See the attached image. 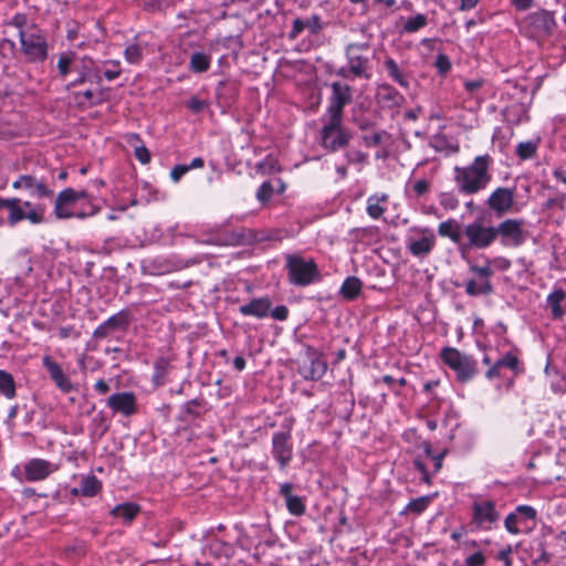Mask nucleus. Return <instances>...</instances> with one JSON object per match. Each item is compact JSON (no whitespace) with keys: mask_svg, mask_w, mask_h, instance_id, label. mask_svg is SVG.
Masks as SVG:
<instances>
[{"mask_svg":"<svg viewBox=\"0 0 566 566\" xmlns=\"http://www.w3.org/2000/svg\"><path fill=\"white\" fill-rule=\"evenodd\" d=\"M361 291V281L356 276L347 277L342 287L340 294L345 300L352 301L355 300Z\"/></svg>","mask_w":566,"mask_h":566,"instance_id":"obj_31","label":"nucleus"},{"mask_svg":"<svg viewBox=\"0 0 566 566\" xmlns=\"http://www.w3.org/2000/svg\"><path fill=\"white\" fill-rule=\"evenodd\" d=\"M198 244H210V245H238L243 244V235L239 233H218L206 235L205 238L196 241Z\"/></svg>","mask_w":566,"mask_h":566,"instance_id":"obj_26","label":"nucleus"},{"mask_svg":"<svg viewBox=\"0 0 566 566\" xmlns=\"http://www.w3.org/2000/svg\"><path fill=\"white\" fill-rule=\"evenodd\" d=\"M106 63L111 64L113 67L107 69L104 72L105 78L108 80V81H113V80L117 78L120 75L119 61L112 60V61H108Z\"/></svg>","mask_w":566,"mask_h":566,"instance_id":"obj_51","label":"nucleus"},{"mask_svg":"<svg viewBox=\"0 0 566 566\" xmlns=\"http://www.w3.org/2000/svg\"><path fill=\"white\" fill-rule=\"evenodd\" d=\"M467 566H483L485 563V557L481 552L474 553L470 555L467 560Z\"/></svg>","mask_w":566,"mask_h":566,"instance_id":"obj_58","label":"nucleus"},{"mask_svg":"<svg viewBox=\"0 0 566 566\" xmlns=\"http://www.w3.org/2000/svg\"><path fill=\"white\" fill-rule=\"evenodd\" d=\"M97 211L98 206L87 190L66 188L55 198L54 213L57 219H84L94 216Z\"/></svg>","mask_w":566,"mask_h":566,"instance_id":"obj_2","label":"nucleus"},{"mask_svg":"<svg viewBox=\"0 0 566 566\" xmlns=\"http://www.w3.org/2000/svg\"><path fill=\"white\" fill-rule=\"evenodd\" d=\"M271 310V301L268 297L254 298L248 304L241 305L239 311L245 316L258 318L266 317Z\"/></svg>","mask_w":566,"mask_h":566,"instance_id":"obj_24","label":"nucleus"},{"mask_svg":"<svg viewBox=\"0 0 566 566\" xmlns=\"http://www.w3.org/2000/svg\"><path fill=\"white\" fill-rule=\"evenodd\" d=\"M73 66V54L62 53L57 61V71L59 75L62 78H65L67 74L72 71Z\"/></svg>","mask_w":566,"mask_h":566,"instance_id":"obj_43","label":"nucleus"},{"mask_svg":"<svg viewBox=\"0 0 566 566\" xmlns=\"http://www.w3.org/2000/svg\"><path fill=\"white\" fill-rule=\"evenodd\" d=\"M431 501V496H421L415 500H411L406 506L405 512H412L415 514L422 513L429 505Z\"/></svg>","mask_w":566,"mask_h":566,"instance_id":"obj_44","label":"nucleus"},{"mask_svg":"<svg viewBox=\"0 0 566 566\" xmlns=\"http://www.w3.org/2000/svg\"><path fill=\"white\" fill-rule=\"evenodd\" d=\"M446 452L447 451H442L441 453L437 454V455H433L431 453V448L430 446H427L426 447V453L428 455H430L432 458V460L434 461V472H438L441 468H442V460L446 455Z\"/></svg>","mask_w":566,"mask_h":566,"instance_id":"obj_60","label":"nucleus"},{"mask_svg":"<svg viewBox=\"0 0 566 566\" xmlns=\"http://www.w3.org/2000/svg\"><path fill=\"white\" fill-rule=\"evenodd\" d=\"M438 232L441 237L450 238L453 243H459L461 240L460 226L453 219L441 222Z\"/></svg>","mask_w":566,"mask_h":566,"instance_id":"obj_32","label":"nucleus"},{"mask_svg":"<svg viewBox=\"0 0 566 566\" xmlns=\"http://www.w3.org/2000/svg\"><path fill=\"white\" fill-rule=\"evenodd\" d=\"M537 143L533 140L521 142L516 146L515 153L522 160H526L534 157L537 150Z\"/></svg>","mask_w":566,"mask_h":566,"instance_id":"obj_41","label":"nucleus"},{"mask_svg":"<svg viewBox=\"0 0 566 566\" xmlns=\"http://www.w3.org/2000/svg\"><path fill=\"white\" fill-rule=\"evenodd\" d=\"M102 488L101 481L95 475L84 476L81 481L80 492L83 496H94Z\"/></svg>","mask_w":566,"mask_h":566,"instance_id":"obj_35","label":"nucleus"},{"mask_svg":"<svg viewBox=\"0 0 566 566\" xmlns=\"http://www.w3.org/2000/svg\"><path fill=\"white\" fill-rule=\"evenodd\" d=\"M428 24V19L423 13H417L415 15L408 17L402 25V32L405 33H415L421 29H423Z\"/></svg>","mask_w":566,"mask_h":566,"instance_id":"obj_36","label":"nucleus"},{"mask_svg":"<svg viewBox=\"0 0 566 566\" xmlns=\"http://www.w3.org/2000/svg\"><path fill=\"white\" fill-rule=\"evenodd\" d=\"M211 55L205 52H193L190 56L189 69L195 73H203L210 69Z\"/></svg>","mask_w":566,"mask_h":566,"instance_id":"obj_30","label":"nucleus"},{"mask_svg":"<svg viewBox=\"0 0 566 566\" xmlns=\"http://www.w3.org/2000/svg\"><path fill=\"white\" fill-rule=\"evenodd\" d=\"M8 211L6 222L14 227L21 221H29L36 226L45 221L46 207L40 202L21 200L20 198H0V210Z\"/></svg>","mask_w":566,"mask_h":566,"instance_id":"obj_3","label":"nucleus"},{"mask_svg":"<svg viewBox=\"0 0 566 566\" xmlns=\"http://www.w3.org/2000/svg\"><path fill=\"white\" fill-rule=\"evenodd\" d=\"M504 116L506 122L512 125H518L527 122L530 119L528 105L524 103L513 104L505 109Z\"/></svg>","mask_w":566,"mask_h":566,"instance_id":"obj_28","label":"nucleus"},{"mask_svg":"<svg viewBox=\"0 0 566 566\" xmlns=\"http://www.w3.org/2000/svg\"><path fill=\"white\" fill-rule=\"evenodd\" d=\"M293 484L283 483L280 485V494L285 499L289 512L295 516H300L305 512V504L301 496L292 494Z\"/></svg>","mask_w":566,"mask_h":566,"instance_id":"obj_23","label":"nucleus"},{"mask_svg":"<svg viewBox=\"0 0 566 566\" xmlns=\"http://www.w3.org/2000/svg\"><path fill=\"white\" fill-rule=\"evenodd\" d=\"M483 84L484 81L481 78L468 80L464 82V88L469 94L474 95Z\"/></svg>","mask_w":566,"mask_h":566,"instance_id":"obj_55","label":"nucleus"},{"mask_svg":"<svg viewBox=\"0 0 566 566\" xmlns=\"http://www.w3.org/2000/svg\"><path fill=\"white\" fill-rule=\"evenodd\" d=\"M347 66L340 67L338 75L345 78L371 77V61L367 43H350L346 46Z\"/></svg>","mask_w":566,"mask_h":566,"instance_id":"obj_4","label":"nucleus"},{"mask_svg":"<svg viewBox=\"0 0 566 566\" xmlns=\"http://www.w3.org/2000/svg\"><path fill=\"white\" fill-rule=\"evenodd\" d=\"M431 182L424 178L409 179L405 186V195L411 200L419 199L430 191Z\"/></svg>","mask_w":566,"mask_h":566,"instance_id":"obj_27","label":"nucleus"},{"mask_svg":"<svg viewBox=\"0 0 566 566\" xmlns=\"http://www.w3.org/2000/svg\"><path fill=\"white\" fill-rule=\"evenodd\" d=\"M493 287L489 280L474 281L471 280L467 283L465 292L471 296L488 295L492 293Z\"/></svg>","mask_w":566,"mask_h":566,"instance_id":"obj_34","label":"nucleus"},{"mask_svg":"<svg viewBox=\"0 0 566 566\" xmlns=\"http://www.w3.org/2000/svg\"><path fill=\"white\" fill-rule=\"evenodd\" d=\"M138 512H139V506L134 503L118 504L112 510V514L114 516L120 517L127 523L133 521Z\"/></svg>","mask_w":566,"mask_h":566,"instance_id":"obj_33","label":"nucleus"},{"mask_svg":"<svg viewBox=\"0 0 566 566\" xmlns=\"http://www.w3.org/2000/svg\"><path fill=\"white\" fill-rule=\"evenodd\" d=\"M464 233L470 244L476 248H485L492 244L496 239L495 227L484 226L480 221H474L468 224L464 229Z\"/></svg>","mask_w":566,"mask_h":566,"instance_id":"obj_13","label":"nucleus"},{"mask_svg":"<svg viewBox=\"0 0 566 566\" xmlns=\"http://www.w3.org/2000/svg\"><path fill=\"white\" fill-rule=\"evenodd\" d=\"M439 203L446 210H455L459 206V199L452 192H442L439 196Z\"/></svg>","mask_w":566,"mask_h":566,"instance_id":"obj_45","label":"nucleus"},{"mask_svg":"<svg viewBox=\"0 0 566 566\" xmlns=\"http://www.w3.org/2000/svg\"><path fill=\"white\" fill-rule=\"evenodd\" d=\"M331 87L332 95L324 116L343 118L344 107L352 102V90L347 84L339 82H334Z\"/></svg>","mask_w":566,"mask_h":566,"instance_id":"obj_11","label":"nucleus"},{"mask_svg":"<svg viewBox=\"0 0 566 566\" xmlns=\"http://www.w3.org/2000/svg\"><path fill=\"white\" fill-rule=\"evenodd\" d=\"M356 238L360 244L371 245L376 244L379 240V232L377 228H364L355 231Z\"/></svg>","mask_w":566,"mask_h":566,"instance_id":"obj_39","label":"nucleus"},{"mask_svg":"<svg viewBox=\"0 0 566 566\" xmlns=\"http://www.w3.org/2000/svg\"><path fill=\"white\" fill-rule=\"evenodd\" d=\"M24 23H25V15L24 14H15L12 17V19L8 23V27L17 28L18 35L20 36V30H23Z\"/></svg>","mask_w":566,"mask_h":566,"instance_id":"obj_62","label":"nucleus"},{"mask_svg":"<svg viewBox=\"0 0 566 566\" xmlns=\"http://www.w3.org/2000/svg\"><path fill=\"white\" fill-rule=\"evenodd\" d=\"M291 429L276 432L272 438V454L279 461L281 469H284L292 459L293 447L290 442Z\"/></svg>","mask_w":566,"mask_h":566,"instance_id":"obj_15","label":"nucleus"},{"mask_svg":"<svg viewBox=\"0 0 566 566\" xmlns=\"http://www.w3.org/2000/svg\"><path fill=\"white\" fill-rule=\"evenodd\" d=\"M304 21H305L306 29H308L311 33L316 34L322 30V23H321L319 15L313 14Z\"/></svg>","mask_w":566,"mask_h":566,"instance_id":"obj_50","label":"nucleus"},{"mask_svg":"<svg viewBox=\"0 0 566 566\" xmlns=\"http://www.w3.org/2000/svg\"><path fill=\"white\" fill-rule=\"evenodd\" d=\"M473 518L478 524H482L484 522L494 523L499 518L494 503L492 501L474 503Z\"/></svg>","mask_w":566,"mask_h":566,"instance_id":"obj_25","label":"nucleus"},{"mask_svg":"<svg viewBox=\"0 0 566 566\" xmlns=\"http://www.w3.org/2000/svg\"><path fill=\"white\" fill-rule=\"evenodd\" d=\"M42 363L48 370L50 378L62 392L67 394L74 389L69 376L63 371L61 365L51 356L45 355L42 358Z\"/></svg>","mask_w":566,"mask_h":566,"instance_id":"obj_20","label":"nucleus"},{"mask_svg":"<svg viewBox=\"0 0 566 566\" xmlns=\"http://www.w3.org/2000/svg\"><path fill=\"white\" fill-rule=\"evenodd\" d=\"M565 201H566V195L565 193H560V195H557L555 198L548 199L547 202H546V207L547 208L557 207V208L563 209Z\"/></svg>","mask_w":566,"mask_h":566,"instance_id":"obj_63","label":"nucleus"},{"mask_svg":"<svg viewBox=\"0 0 566 566\" xmlns=\"http://www.w3.org/2000/svg\"><path fill=\"white\" fill-rule=\"evenodd\" d=\"M516 513L521 514L527 520H535L537 514L536 510L530 505H518L516 507Z\"/></svg>","mask_w":566,"mask_h":566,"instance_id":"obj_57","label":"nucleus"},{"mask_svg":"<svg viewBox=\"0 0 566 566\" xmlns=\"http://www.w3.org/2000/svg\"><path fill=\"white\" fill-rule=\"evenodd\" d=\"M0 392L11 399L15 396V385L11 374L0 370Z\"/></svg>","mask_w":566,"mask_h":566,"instance_id":"obj_40","label":"nucleus"},{"mask_svg":"<svg viewBox=\"0 0 566 566\" xmlns=\"http://www.w3.org/2000/svg\"><path fill=\"white\" fill-rule=\"evenodd\" d=\"M271 316L277 321H285L289 316V308L285 305H279L271 312Z\"/></svg>","mask_w":566,"mask_h":566,"instance_id":"obj_59","label":"nucleus"},{"mask_svg":"<svg viewBox=\"0 0 566 566\" xmlns=\"http://www.w3.org/2000/svg\"><path fill=\"white\" fill-rule=\"evenodd\" d=\"M443 363L457 373L461 382L470 380L476 374V361L452 347H446L441 352Z\"/></svg>","mask_w":566,"mask_h":566,"instance_id":"obj_8","label":"nucleus"},{"mask_svg":"<svg viewBox=\"0 0 566 566\" xmlns=\"http://www.w3.org/2000/svg\"><path fill=\"white\" fill-rule=\"evenodd\" d=\"M319 144L323 148L336 151L348 144L350 134L343 126V118L323 116Z\"/></svg>","mask_w":566,"mask_h":566,"instance_id":"obj_6","label":"nucleus"},{"mask_svg":"<svg viewBox=\"0 0 566 566\" xmlns=\"http://www.w3.org/2000/svg\"><path fill=\"white\" fill-rule=\"evenodd\" d=\"M515 202V189L506 187H497L489 196L486 205L497 216H503L513 210Z\"/></svg>","mask_w":566,"mask_h":566,"instance_id":"obj_12","label":"nucleus"},{"mask_svg":"<svg viewBox=\"0 0 566 566\" xmlns=\"http://www.w3.org/2000/svg\"><path fill=\"white\" fill-rule=\"evenodd\" d=\"M306 29L305 21L303 19H295L293 21L291 38L295 39L300 33H302Z\"/></svg>","mask_w":566,"mask_h":566,"instance_id":"obj_61","label":"nucleus"},{"mask_svg":"<svg viewBox=\"0 0 566 566\" xmlns=\"http://www.w3.org/2000/svg\"><path fill=\"white\" fill-rule=\"evenodd\" d=\"M434 66L439 74L444 75L451 70V62L446 54H439L436 59Z\"/></svg>","mask_w":566,"mask_h":566,"instance_id":"obj_47","label":"nucleus"},{"mask_svg":"<svg viewBox=\"0 0 566 566\" xmlns=\"http://www.w3.org/2000/svg\"><path fill=\"white\" fill-rule=\"evenodd\" d=\"M56 465L43 460L32 459L24 465V474L28 481H41L56 470Z\"/></svg>","mask_w":566,"mask_h":566,"instance_id":"obj_21","label":"nucleus"},{"mask_svg":"<svg viewBox=\"0 0 566 566\" xmlns=\"http://www.w3.org/2000/svg\"><path fill=\"white\" fill-rule=\"evenodd\" d=\"M495 364L500 368L507 367L510 369H515L518 364V359L515 355L506 353L502 358L497 359Z\"/></svg>","mask_w":566,"mask_h":566,"instance_id":"obj_49","label":"nucleus"},{"mask_svg":"<svg viewBox=\"0 0 566 566\" xmlns=\"http://www.w3.org/2000/svg\"><path fill=\"white\" fill-rule=\"evenodd\" d=\"M187 172L188 168L186 165H176L170 170V178L174 182H178Z\"/></svg>","mask_w":566,"mask_h":566,"instance_id":"obj_56","label":"nucleus"},{"mask_svg":"<svg viewBox=\"0 0 566 566\" xmlns=\"http://www.w3.org/2000/svg\"><path fill=\"white\" fill-rule=\"evenodd\" d=\"M132 322V314L128 310H123L111 316L103 324L97 326L93 333L95 338H105L118 329H126Z\"/></svg>","mask_w":566,"mask_h":566,"instance_id":"obj_18","label":"nucleus"},{"mask_svg":"<svg viewBox=\"0 0 566 566\" xmlns=\"http://www.w3.org/2000/svg\"><path fill=\"white\" fill-rule=\"evenodd\" d=\"M527 23L536 36H548L556 27L554 14L547 10L531 13L527 17Z\"/></svg>","mask_w":566,"mask_h":566,"instance_id":"obj_17","label":"nucleus"},{"mask_svg":"<svg viewBox=\"0 0 566 566\" xmlns=\"http://www.w3.org/2000/svg\"><path fill=\"white\" fill-rule=\"evenodd\" d=\"M289 282L296 286H307L322 280V273L313 259H305L297 254H286Z\"/></svg>","mask_w":566,"mask_h":566,"instance_id":"obj_5","label":"nucleus"},{"mask_svg":"<svg viewBox=\"0 0 566 566\" xmlns=\"http://www.w3.org/2000/svg\"><path fill=\"white\" fill-rule=\"evenodd\" d=\"M505 528L511 534H518L520 528L517 527V515L516 513H511L505 517L504 521Z\"/></svg>","mask_w":566,"mask_h":566,"instance_id":"obj_53","label":"nucleus"},{"mask_svg":"<svg viewBox=\"0 0 566 566\" xmlns=\"http://www.w3.org/2000/svg\"><path fill=\"white\" fill-rule=\"evenodd\" d=\"M496 229V237L505 245H522L527 235L526 222L522 219H506Z\"/></svg>","mask_w":566,"mask_h":566,"instance_id":"obj_10","label":"nucleus"},{"mask_svg":"<svg viewBox=\"0 0 566 566\" xmlns=\"http://www.w3.org/2000/svg\"><path fill=\"white\" fill-rule=\"evenodd\" d=\"M492 165L493 158L485 154L476 156L467 166H457L453 178L459 192L472 196L485 190L492 181Z\"/></svg>","mask_w":566,"mask_h":566,"instance_id":"obj_1","label":"nucleus"},{"mask_svg":"<svg viewBox=\"0 0 566 566\" xmlns=\"http://www.w3.org/2000/svg\"><path fill=\"white\" fill-rule=\"evenodd\" d=\"M144 50L139 43H129L124 51L125 61L133 65L139 64L144 59Z\"/></svg>","mask_w":566,"mask_h":566,"instance_id":"obj_37","label":"nucleus"},{"mask_svg":"<svg viewBox=\"0 0 566 566\" xmlns=\"http://www.w3.org/2000/svg\"><path fill=\"white\" fill-rule=\"evenodd\" d=\"M75 99L81 105H84V104L96 105L102 102V96H101V93H98V92H95L92 90H86L83 92L75 93Z\"/></svg>","mask_w":566,"mask_h":566,"instance_id":"obj_42","label":"nucleus"},{"mask_svg":"<svg viewBox=\"0 0 566 566\" xmlns=\"http://www.w3.org/2000/svg\"><path fill=\"white\" fill-rule=\"evenodd\" d=\"M384 67L388 77L396 82L401 88L409 90L411 86V76L392 59L387 57L384 61Z\"/></svg>","mask_w":566,"mask_h":566,"instance_id":"obj_22","label":"nucleus"},{"mask_svg":"<svg viewBox=\"0 0 566 566\" xmlns=\"http://www.w3.org/2000/svg\"><path fill=\"white\" fill-rule=\"evenodd\" d=\"M388 195L375 193L368 197L366 211L373 219H379L386 210Z\"/></svg>","mask_w":566,"mask_h":566,"instance_id":"obj_29","label":"nucleus"},{"mask_svg":"<svg viewBox=\"0 0 566 566\" xmlns=\"http://www.w3.org/2000/svg\"><path fill=\"white\" fill-rule=\"evenodd\" d=\"M326 369V361L323 360L313 348L308 347L305 353V359L300 367V374L303 378L318 380L325 375Z\"/></svg>","mask_w":566,"mask_h":566,"instance_id":"obj_14","label":"nucleus"},{"mask_svg":"<svg viewBox=\"0 0 566 566\" xmlns=\"http://www.w3.org/2000/svg\"><path fill=\"white\" fill-rule=\"evenodd\" d=\"M273 195V187L269 181H264L256 191V198L261 202H266Z\"/></svg>","mask_w":566,"mask_h":566,"instance_id":"obj_48","label":"nucleus"},{"mask_svg":"<svg viewBox=\"0 0 566 566\" xmlns=\"http://www.w3.org/2000/svg\"><path fill=\"white\" fill-rule=\"evenodd\" d=\"M135 157L143 165H147L150 161V153L144 145L135 148Z\"/></svg>","mask_w":566,"mask_h":566,"instance_id":"obj_54","label":"nucleus"},{"mask_svg":"<svg viewBox=\"0 0 566 566\" xmlns=\"http://www.w3.org/2000/svg\"><path fill=\"white\" fill-rule=\"evenodd\" d=\"M381 139H382V134L379 133V132H375V133L364 137L365 144L368 147H373V146L379 145L381 143Z\"/></svg>","mask_w":566,"mask_h":566,"instance_id":"obj_64","label":"nucleus"},{"mask_svg":"<svg viewBox=\"0 0 566 566\" xmlns=\"http://www.w3.org/2000/svg\"><path fill=\"white\" fill-rule=\"evenodd\" d=\"M471 271L476 273L482 280H489L493 273L489 262L484 265H471Z\"/></svg>","mask_w":566,"mask_h":566,"instance_id":"obj_52","label":"nucleus"},{"mask_svg":"<svg viewBox=\"0 0 566 566\" xmlns=\"http://www.w3.org/2000/svg\"><path fill=\"white\" fill-rule=\"evenodd\" d=\"M114 413L132 417L137 412V399L134 392L123 391L111 395L106 401Z\"/></svg>","mask_w":566,"mask_h":566,"instance_id":"obj_16","label":"nucleus"},{"mask_svg":"<svg viewBox=\"0 0 566 566\" xmlns=\"http://www.w3.org/2000/svg\"><path fill=\"white\" fill-rule=\"evenodd\" d=\"M565 292L563 290H555L547 297L548 306L552 310V314L555 318H559L564 315V310L560 303L565 300Z\"/></svg>","mask_w":566,"mask_h":566,"instance_id":"obj_38","label":"nucleus"},{"mask_svg":"<svg viewBox=\"0 0 566 566\" xmlns=\"http://www.w3.org/2000/svg\"><path fill=\"white\" fill-rule=\"evenodd\" d=\"M12 188L15 190H24L31 197L38 199L51 198L54 195V190L49 185L48 179L44 176L38 175L35 171L20 175L12 182Z\"/></svg>","mask_w":566,"mask_h":566,"instance_id":"obj_9","label":"nucleus"},{"mask_svg":"<svg viewBox=\"0 0 566 566\" xmlns=\"http://www.w3.org/2000/svg\"><path fill=\"white\" fill-rule=\"evenodd\" d=\"M375 98L379 107L388 109L399 108L405 102L403 95L388 83L377 85Z\"/></svg>","mask_w":566,"mask_h":566,"instance_id":"obj_19","label":"nucleus"},{"mask_svg":"<svg viewBox=\"0 0 566 566\" xmlns=\"http://www.w3.org/2000/svg\"><path fill=\"white\" fill-rule=\"evenodd\" d=\"M20 45L28 62H43L48 57V43L39 30H20Z\"/></svg>","mask_w":566,"mask_h":566,"instance_id":"obj_7","label":"nucleus"},{"mask_svg":"<svg viewBox=\"0 0 566 566\" xmlns=\"http://www.w3.org/2000/svg\"><path fill=\"white\" fill-rule=\"evenodd\" d=\"M186 106L191 113L199 114L202 111H205L209 106V104L207 101L201 99L198 96H191L187 101Z\"/></svg>","mask_w":566,"mask_h":566,"instance_id":"obj_46","label":"nucleus"}]
</instances>
